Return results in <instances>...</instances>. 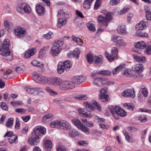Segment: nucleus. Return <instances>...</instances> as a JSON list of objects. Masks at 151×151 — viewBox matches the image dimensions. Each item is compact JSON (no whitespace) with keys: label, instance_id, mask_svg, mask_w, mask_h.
Listing matches in <instances>:
<instances>
[{"label":"nucleus","instance_id":"f257e3e1","mask_svg":"<svg viewBox=\"0 0 151 151\" xmlns=\"http://www.w3.org/2000/svg\"><path fill=\"white\" fill-rule=\"evenodd\" d=\"M46 132V129L43 127L36 126L33 129L32 137H29L28 139V143L31 145H37L40 141V136L41 134H45Z\"/></svg>","mask_w":151,"mask_h":151},{"label":"nucleus","instance_id":"f03ea898","mask_svg":"<svg viewBox=\"0 0 151 151\" xmlns=\"http://www.w3.org/2000/svg\"><path fill=\"white\" fill-rule=\"evenodd\" d=\"M109 109L110 112L116 119H119V116L121 117H124L127 115L125 111L120 107H110Z\"/></svg>","mask_w":151,"mask_h":151},{"label":"nucleus","instance_id":"7ed1b4c3","mask_svg":"<svg viewBox=\"0 0 151 151\" xmlns=\"http://www.w3.org/2000/svg\"><path fill=\"white\" fill-rule=\"evenodd\" d=\"M0 40V55L8 56L10 55L11 52L9 50V41L8 39H5L2 45Z\"/></svg>","mask_w":151,"mask_h":151},{"label":"nucleus","instance_id":"20e7f679","mask_svg":"<svg viewBox=\"0 0 151 151\" xmlns=\"http://www.w3.org/2000/svg\"><path fill=\"white\" fill-rule=\"evenodd\" d=\"M101 13L104 14L105 16L103 17L101 15L99 16L98 17V21L102 25L106 27L108 25L109 22L112 19L111 13L107 12L104 10H101Z\"/></svg>","mask_w":151,"mask_h":151},{"label":"nucleus","instance_id":"39448f33","mask_svg":"<svg viewBox=\"0 0 151 151\" xmlns=\"http://www.w3.org/2000/svg\"><path fill=\"white\" fill-rule=\"evenodd\" d=\"M71 121L75 126L87 135L90 134V129L83 124L78 118H74L71 119Z\"/></svg>","mask_w":151,"mask_h":151},{"label":"nucleus","instance_id":"423d86ee","mask_svg":"<svg viewBox=\"0 0 151 151\" xmlns=\"http://www.w3.org/2000/svg\"><path fill=\"white\" fill-rule=\"evenodd\" d=\"M24 89L28 93L34 96L42 95L44 93V90L41 87L31 88L26 87L24 88Z\"/></svg>","mask_w":151,"mask_h":151},{"label":"nucleus","instance_id":"0eeeda50","mask_svg":"<svg viewBox=\"0 0 151 151\" xmlns=\"http://www.w3.org/2000/svg\"><path fill=\"white\" fill-rule=\"evenodd\" d=\"M132 70L135 73L133 75L134 77L140 78L143 77V75L142 73L144 70V68L142 64H139L136 65L132 68Z\"/></svg>","mask_w":151,"mask_h":151},{"label":"nucleus","instance_id":"6e6552de","mask_svg":"<svg viewBox=\"0 0 151 151\" xmlns=\"http://www.w3.org/2000/svg\"><path fill=\"white\" fill-rule=\"evenodd\" d=\"M75 87L74 85L71 81H63L62 79L59 88L62 91H65L72 89Z\"/></svg>","mask_w":151,"mask_h":151},{"label":"nucleus","instance_id":"1a4fd4ad","mask_svg":"<svg viewBox=\"0 0 151 151\" xmlns=\"http://www.w3.org/2000/svg\"><path fill=\"white\" fill-rule=\"evenodd\" d=\"M13 33L15 36L19 38L25 37L27 34L26 29L20 27H16L13 29Z\"/></svg>","mask_w":151,"mask_h":151},{"label":"nucleus","instance_id":"9d476101","mask_svg":"<svg viewBox=\"0 0 151 151\" xmlns=\"http://www.w3.org/2000/svg\"><path fill=\"white\" fill-rule=\"evenodd\" d=\"M32 78L36 82L42 84L48 83L49 78L47 77L40 75L36 74L32 76Z\"/></svg>","mask_w":151,"mask_h":151},{"label":"nucleus","instance_id":"9b49d317","mask_svg":"<svg viewBox=\"0 0 151 151\" xmlns=\"http://www.w3.org/2000/svg\"><path fill=\"white\" fill-rule=\"evenodd\" d=\"M118 49L117 47H113L111 50V55H110L107 52H105L104 55L107 59L110 62H112L114 60V57H116L118 54Z\"/></svg>","mask_w":151,"mask_h":151},{"label":"nucleus","instance_id":"f8f14e48","mask_svg":"<svg viewBox=\"0 0 151 151\" xmlns=\"http://www.w3.org/2000/svg\"><path fill=\"white\" fill-rule=\"evenodd\" d=\"M111 40L116 43V45L117 46L124 47L127 45L126 42L119 36H113L111 38Z\"/></svg>","mask_w":151,"mask_h":151},{"label":"nucleus","instance_id":"ddd939ff","mask_svg":"<svg viewBox=\"0 0 151 151\" xmlns=\"http://www.w3.org/2000/svg\"><path fill=\"white\" fill-rule=\"evenodd\" d=\"M62 79L58 77H51L49 78L48 83L50 85L54 86H60Z\"/></svg>","mask_w":151,"mask_h":151},{"label":"nucleus","instance_id":"4468645a","mask_svg":"<svg viewBox=\"0 0 151 151\" xmlns=\"http://www.w3.org/2000/svg\"><path fill=\"white\" fill-rule=\"evenodd\" d=\"M86 80V77L83 75L76 76L72 78V82L74 84H80L84 82Z\"/></svg>","mask_w":151,"mask_h":151},{"label":"nucleus","instance_id":"2eb2a0df","mask_svg":"<svg viewBox=\"0 0 151 151\" xmlns=\"http://www.w3.org/2000/svg\"><path fill=\"white\" fill-rule=\"evenodd\" d=\"M106 78L103 77L96 78L94 79L93 84L96 86L101 87L105 86Z\"/></svg>","mask_w":151,"mask_h":151},{"label":"nucleus","instance_id":"dca6fc26","mask_svg":"<svg viewBox=\"0 0 151 151\" xmlns=\"http://www.w3.org/2000/svg\"><path fill=\"white\" fill-rule=\"evenodd\" d=\"M111 72L108 70H103L101 71L95 70L92 73L91 77L94 78L97 75H100L105 76H109L111 75Z\"/></svg>","mask_w":151,"mask_h":151},{"label":"nucleus","instance_id":"f3484780","mask_svg":"<svg viewBox=\"0 0 151 151\" xmlns=\"http://www.w3.org/2000/svg\"><path fill=\"white\" fill-rule=\"evenodd\" d=\"M148 24L146 22L142 21L135 26V29L137 31H140L146 29L148 26Z\"/></svg>","mask_w":151,"mask_h":151},{"label":"nucleus","instance_id":"a211bd4d","mask_svg":"<svg viewBox=\"0 0 151 151\" xmlns=\"http://www.w3.org/2000/svg\"><path fill=\"white\" fill-rule=\"evenodd\" d=\"M122 95L124 97H129L133 98L135 96L134 90L132 89H127L122 92Z\"/></svg>","mask_w":151,"mask_h":151},{"label":"nucleus","instance_id":"6ab92c4d","mask_svg":"<svg viewBox=\"0 0 151 151\" xmlns=\"http://www.w3.org/2000/svg\"><path fill=\"white\" fill-rule=\"evenodd\" d=\"M62 49L58 47L56 45H53L50 51V54L53 56H57L61 52Z\"/></svg>","mask_w":151,"mask_h":151},{"label":"nucleus","instance_id":"aec40b11","mask_svg":"<svg viewBox=\"0 0 151 151\" xmlns=\"http://www.w3.org/2000/svg\"><path fill=\"white\" fill-rule=\"evenodd\" d=\"M36 52L37 49L36 48H31L24 53V57L26 58H30L31 56H33Z\"/></svg>","mask_w":151,"mask_h":151},{"label":"nucleus","instance_id":"412c9836","mask_svg":"<svg viewBox=\"0 0 151 151\" xmlns=\"http://www.w3.org/2000/svg\"><path fill=\"white\" fill-rule=\"evenodd\" d=\"M36 10L38 15L43 16L45 14V8L41 4H37L36 5Z\"/></svg>","mask_w":151,"mask_h":151},{"label":"nucleus","instance_id":"4be33fe9","mask_svg":"<svg viewBox=\"0 0 151 151\" xmlns=\"http://www.w3.org/2000/svg\"><path fill=\"white\" fill-rule=\"evenodd\" d=\"M117 31L118 33L122 35H124L127 33L125 26L123 24H121L118 26Z\"/></svg>","mask_w":151,"mask_h":151},{"label":"nucleus","instance_id":"5701e85b","mask_svg":"<svg viewBox=\"0 0 151 151\" xmlns=\"http://www.w3.org/2000/svg\"><path fill=\"white\" fill-rule=\"evenodd\" d=\"M94 59L93 63L98 67H100L103 63V57L101 55H94Z\"/></svg>","mask_w":151,"mask_h":151},{"label":"nucleus","instance_id":"b1692460","mask_svg":"<svg viewBox=\"0 0 151 151\" xmlns=\"http://www.w3.org/2000/svg\"><path fill=\"white\" fill-rule=\"evenodd\" d=\"M83 104L86 109L89 111H93L95 110V107L93 105V104H91L87 101H84Z\"/></svg>","mask_w":151,"mask_h":151},{"label":"nucleus","instance_id":"393cba45","mask_svg":"<svg viewBox=\"0 0 151 151\" xmlns=\"http://www.w3.org/2000/svg\"><path fill=\"white\" fill-rule=\"evenodd\" d=\"M134 59L137 62L139 63H145L146 62L147 59L145 57L139 56L136 54H134L133 55Z\"/></svg>","mask_w":151,"mask_h":151},{"label":"nucleus","instance_id":"a878e982","mask_svg":"<svg viewBox=\"0 0 151 151\" xmlns=\"http://www.w3.org/2000/svg\"><path fill=\"white\" fill-rule=\"evenodd\" d=\"M31 64L33 66L42 69L45 68V65L41 61H39L36 60H34L31 62Z\"/></svg>","mask_w":151,"mask_h":151},{"label":"nucleus","instance_id":"bb28decb","mask_svg":"<svg viewBox=\"0 0 151 151\" xmlns=\"http://www.w3.org/2000/svg\"><path fill=\"white\" fill-rule=\"evenodd\" d=\"M79 135V132L76 129H70L69 130L68 135L70 137L74 138L78 136Z\"/></svg>","mask_w":151,"mask_h":151},{"label":"nucleus","instance_id":"cd10ccee","mask_svg":"<svg viewBox=\"0 0 151 151\" xmlns=\"http://www.w3.org/2000/svg\"><path fill=\"white\" fill-rule=\"evenodd\" d=\"M61 128L64 130H69L71 128V126L68 122L64 120H62Z\"/></svg>","mask_w":151,"mask_h":151},{"label":"nucleus","instance_id":"c85d7f7f","mask_svg":"<svg viewBox=\"0 0 151 151\" xmlns=\"http://www.w3.org/2000/svg\"><path fill=\"white\" fill-rule=\"evenodd\" d=\"M135 47L138 49H143L146 47L145 43L143 41L137 42L134 44Z\"/></svg>","mask_w":151,"mask_h":151},{"label":"nucleus","instance_id":"c756f323","mask_svg":"<svg viewBox=\"0 0 151 151\" xmlns=\"http://www.w3.org/2000/svg\"><path fill=\"white\" fill-rule=\"evenodd\" d=\"M67 22V20L65 18H58L57 24V27L60 28L65 25Z\"/></svg>","mask_w":151,"mask_h":151},{"label":"nucleus","instance_id":"7c9ffc66","mask_svg":"<svg viewBox=\"0 0 151 151\" xmlns=\"http://www.w3.org/2000/svg\"><path fill=\"white\" fill-rule=\"evenodd\" d=\"M44 145L47 151H50L52 147L51 141L49 140H47L44 142Z\"/></svg>","mask_w":151,"mask_h":151},{"label":"nucleus","instance_id":"2f4dec72","mask_svg":"<svg viewBox=\"0 0 151 151\" xmlns=\"http://www.w3.org/2000/svg\"><path fill=\"white\" fill-rule=\"evenodd\" d=\"M125 66V64H121L118 66L116 68L114 69L112 73L113 76H115L118 74L120 70H122Z\"/></svg>","mask_w":151,"mask_h":151},{"label":"nucleus","instance_id":"473e14b6","mask_svg":"<svg viewBox=\"0 0 151 151\" xmlns=\"http://www.w3.org/2000/svg\"><path fill=\"white\" fill-rule=\"evenodd\" d=\"M123 133L125 137L126 140L130 143L133 142L135 141L134 139L133 138V135L131 134L130 136L129 135L128 133L125 131L123 132Z\"/></svg>","mask_w":151,"mask_h":151},{"label":"nucleus","instance_id":"72a5a7b5","mask_svg":"<svg viewBox=\"0 0 151 151\" xmlns=\"http://www.w3.org/2000/svg\"><path fill=\"white\" fill-rule=\"evenodd\" d=\"M122 70L123 74L125 76L128 77H133L134 74L132 73V71L131 69L125 68L124 67Z\"/></svg>","mask_w":151,"mask_h":151},{"label":"nucleus","instance_id":"f704fd0d","mask_svg":"<svg viewBox=\"0 0 151 151\" xmlns=\"http://www.w3.org/2000/svg\"><path fill=\"white\" fill-rule=\"evenodd\" d=\"M63 65L62 62H60L58 63L57 67V71L58 73L61 74L64 72L65 68Z\"/></svg>","mask_w":151,"mask_h":151},{"label":"nucleus","instance_id":"c9c22d12","mask_svg":"<svg viewBox=\"0 0 151 151\" xmlns=\"http://www.w3.org/2000/svg\"><path fill=\"white\" fill-rule=\"evenodd\" d=\"M69 14V12L66 10H60L58 12L57 16L58 17L60 16L67 17Z\"/></svg>","mask_w":151,"mask_h":151},{"label":"nucleus","instance_id":"e433bc0d","mask_svg":"<svg viewBox=\"0 0 151 151\" xmlns=\"http://www.w3.org/2000/svg\"><path fill=\"white\" fill-rule=\"evenodd\" d=\"M61 121H56L52 122L50 126L52 128H61Z\"/></svg>","mask_w":151,"mask_h":151},{"label":"nucleus","instance_id":"4c0bfd02","mask_svg":"<svg viewBox=\"0 0 151 151\" xmlns=\"http://www.w3.org/2000/svg\"><path fill=\"white\" fill-rule=\"evenodd\" d=\"M72 40L75 42L77 45L79 46H82L83 44V42L82 40L80 38L75 36H72Z\"/></svg>","mask_w":151,"mask_h":151},{"label":"nucleus","instance_id":"58836bf2","mask_svg":"<svg viewBox=\"0 0 151 151\" xmlns=\"http://www.w3.org/2000/svg\"><path fill=\"white\" fill-rule=\"evenodd\" d=\"M63 63L64 64L63 65H64L66 70H69L72 67V63L69 60H66L64 62H63Z\"/></svg>","mask_w":151,"mask_h":151},{"label":"nucleus","instance_id":"ea45409f","mask_svg":"<svg viewBox=\"0 0 151 151\" xmlns=\"http://www.w3.org/2000/svg\"><path fill=\"white\" fill-rule=\"evenodd\" d=\"M86 25L88 29L92 32L96 31V28L94 24L91 21H90L86 23Z\"/></svg>","mask_w":151,"mask_h":151},{"label":"nucleus","instance_id":"a19ab883","mask_svg":"<svg viewBox=\"0 0 151 151\" xmlns=\"http://www.w3.org/2000/svg\"><path fill=\"white\" fill-rule=\"evenodd\" d=\"M73 98L74 99L78 100H84L87 99L88 97L86 95L82 94L74 96Z\"/></svg>","mask_w":151,"mask_h":151},{"label":"nucleus","instance_id":"79ce46f5","mask_svg":"<svg viewBox=\"0 0 151 151\" xmlns=\"http://www.w3.org/2000/svg\"><path fill=\"white\" fill-rule=\"evenodd\" d=\"M49 48V47L48 46H45L41 49L39 52L40 58H41L44 55L46 51L48 50Z\"/></svg>","mask_w":151,"mask_h":151},{"label":"nucleus","instance_id":"37998d69","mask_svg":"<svg viewBox=\"0 0 151 151\" xmlns=\"http://www.w3.org/2000/svg\"><path fill=\"white\" fill-rule=\"evenodd\" d=\"M64 43V42L63 39H60L56 41L54 45H56L60 48H62L61 47L63 45Z\"/></svg>","mask_w":151,"mask_h":151},{"label":"nucleus","instance_id":"c03bdc74","mask_svg":"<svg viewBox=\"0 0 151 151\" xmlns=\"http://www.w3.org/2000/svg\"><path fill=\"white\" fill-rule=\"evenodd\" d=\"M9 142L10 143H17L18 142L17 137L15 135H13L8 139Z\"/></svg>","mask_w":151,"mask_h":151},{"label":"nucleus","instance_id":"a18cd8bd","mask_svg":"<svg viewBox=\"0 0 151 151\" xmlns=\"http://www.w3.org/2000/svg\"><path fill=\"white\" fill-rule=\"evenodd\" d=\"M53 118V115L51 113L47 114L43 117L42 120L43 122H46L47 119H52Z\"/></svg>","mask_w":151,"mask_h":151},{"label":"nucleus","instance_id":"49530a36","mask_svg":"<svg viewBox=\"0 0 151 151\" xmlns=\"http://www.w3.org/2000/svg\"><path fill=\"white\" fill-rule=\"evenodd\" d=\"M145 16L146 19L148 21H151V10L148 9L145 10Z\"/></svg>","mask_w":151,"mask_h":151},{"label":"nucleus","instance_id":"de8ad7c7","mask_svg":"<svg viewBox=\"0 0 151 151\" xmlns=\"http://www.w3.org/2000/svg\"><path fill=\"white\" fill-rule=\"evenodd\" d=\"M94 56H93L92 54H89L87 55V60L90 63H93V61H94Z\"/></svg>","mask_w":151,"mask_h":151},{"label":"nucleus","instance_id":"09e8293b","mask_svg":"<svg viewBox=\"0 0 151 151\" xmlns=\"http://www.w3.org/2000/svg\"><path fill=\"white\" fill-rule=\"evenodd\" d=\"M99 97L101 101L103 102L108 101L109 100V97L107 94L99 95Z\"/></svg>","mask_w":151,"mask_h":151},{"label":"nucleus","instance_id":"8fccbe9b","mask_svg":"<svg viewBox=\"0 0 151 151\" xmlns=\"http://www.w3.org/2000/svg\"><path fill=\"white\" fill-rule=\"evenodd\" d=\"M4 24L5 29L7 30L11 29L12 27V24L7 20L4 21Z\"/></svg>","mask_w":151,"mask_h":151},{"label":"nucleus","instance_id":"3c124183","mask_svg":"<svg viewBox=\"0 0 151 151\" xmlns=\"http://www.w3.org/2000/svg\"><path fill=\"white\" fill-rule=\"evenodd\" d=\"M138 119L142 123L146 122L147 120L146 116L144 115H139L137 117Z\"/></svg>","mask_w":151,"mask_h":151},{"label":"nucleus","instance_id":"603ef678","mask_svg":"<svg viewBox=\"0 0 151 151\" xmlns=\"http://www.w3.org/2000/svg\"><path fill=\"white\" fill-rule=\"evenodd\" d=\"M72 51L74 57H75L76 59L78 58H79L80 54V52L79 49L78 48H76Z\"/></svg>","mask_w":151,"mask_h":151},{"label":"nucleus","instance_id":"864d4df0","mask_svg":"<svg viewBox=\"0 0 151 151\" xmlns=\"http://www.w3.org/2000/svg\"><path fill=\"white\" fill-rule=\"evenodd\" d=\"M13 119L12 118H9L6 123V125L8 127H11L13 125Z\"/></svg>","mask_w":151,"mask_h":151},{"label":"nucleus","instance_id":"5fc2aeb1","mask_svg":"<svg viewBox=\"0 0 151 151\" xmlns=\"http://www.w3.org/2000/svg\"><path fill=\"white\" fill-rule=\"evenodd\" d=\"M23 10L24 11V12L27 13H29L31 12V9L30 7L24 3V7H23Z\"/></svg>","mask_w":151,"mask_h":151},{"label":"nucleus","instance_id":"6e6d98bb","mask_svg":"<svg viewBox=\"0 0 151 151\" xmlns=\"http://www.w3.org/2000/svg\"><path fill=\"white\" fill-rule=\"evenodd\" d=\"M44 37L47 39H49L53 38L54 35L53 32H49L47 33L44 35Z\"/></svg>","mask_w":151,"mask_h":151},{"label":"nucleus","instance_id":"4d7b16f0","mask_svg":"<svg viewBox=\"0 0 151 151\" xmlns=\"http://www.w3.org/2000/svg\"><path fill=\"white\" fill-rule=\"evenodd\" d=\"M94 119H96L98 121V124H100L101 123H104L105 122V119L100 117L97 116H94Z\"/></svg>","mask_w":151,"mask_h":151},{"label":"nucleus","instance_id":"13d9d810","mask_svg":"<svg viewBox=\"0 0 151 151\" xmlns=\"http://www.w3.org/2000/svg\"><path fill=\"white\" fill-rule=\"evenodd\" d=\"M92 104L95 106V109H97L99 111H101L102 109L100 105L97 102L94 100Z\"/></svg>","mask_w":151,"mask_h":151},{"label":"nucleus","instance_id":"bf43d9fd","mask_svg":"<svg viewBox=\"0 0 151 151\" xmlns=\"http://www.w3.org/2000/svg\"><path fill=\"white\" fill-rule=\"evenodd\" d=\"M24 5V3L19 4L16 8L17 11L19 13H21L23 10Z\"/></svg>","mask_w":151,"mask_h":151},{"label":"nucleus","instance_id":"052dcab7","mask_svg":"<svg viewBox=\"0 0 151 151\" xmlns=\"http://www.w3.org/2000/svg\"><path fill=\"white\" fill-rule=\"evenodd\" d=\"M46 90L49 93V94L52 96H55L57 94V92L54 91L52 90L49 87H47L46 88Z\"/></svg>","mask_w":151,"mask_h":151},{"label":"nucleus","instance_id":"680f3d73","mask_svg":"<svg viewBox=\"0 0 151 151\" xmlns=\"http://www.w3.org/2000/svg\"><path fill=\"white\" fill-rule=\"evenodd\" d=\"M24 67L23 65L17 66L16 69V71L19 73H21L24 71Z\"/></svg>","mask_w":151,"mask_h":151},{"label":"nucleus","instance_id":"e2e57ef3","mask_svg":"<svg viewBox=\"0 0 151 151\" xmlns=\"http://www.w3.org/2000/svg\"><path fill=\"white\" fill-rule=\"evenodd\" d=\"M144 53L147 55H150L151 54V46L147 45L146 49L144 51Z\"/></svg>","mask_w":151,"mask_h":151},{"label":"nucleus","instance_id":"0e129e2a","mask_svg":"<svg viewBox=\"0 0 151 151\" xmlns=\"http://www.w3.org/2000/svg\"><path fill=\"white\" fill-rule=\"evenodd\" d=\"M136 35L139 37H148L149 35L147 34L145 32H137Z\"/></svg>","mask_w":151,"mask_h":151},{"label":"nucleus","instance_id":"69168bd1","mask_svg":"<svg viewBox=\"0 0 151 151\" xmlns=\"http://www.w3.org/2000/svg\"><path fill=\"white\" fill-rule=\"evenodd\" d=\"M141 91L142 94L145 97H146L148 95V91L146 88H142Z\"/></svg>","mask_w":151,"mask_h":151},{"label":"nucleus","instance_id":"338daca9","mask_svg":"<svg viewBox=\"0 0 151 151\" xmlns=\"http://www.w3.org/2000/svg\"><path fill=\"white\" fill-rule=\"evenodd\" d=\"M56 149L57 151H66L64 147L60 144L57 146Z\"/></svg>","mask_w":151,"mask_h":151},{"label":"nucleus","instance_id":"774afa93","mask_svg":"<svg viewBox=\"0 0 151 151\" xmlns=\"http://www.w3.org/2000/svg\"><path fill=\"white\" fill-rule=\"evenodd\" d=\"M91 4V3L86 0L84 2L83 7L86 9H88L90 8Z\"/></svg>","mask_w":151,"mask_h":151}]
</instances>
